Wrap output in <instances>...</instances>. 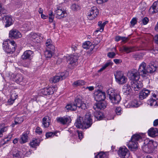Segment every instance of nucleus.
Segmentation results:
<instances>
[{
  "label": "nucleus",
  "mask_w": 158,
  "mask_h": 158,
  "mask_svg": "<svg viewBox=\"0 0 158 158\" xmlns=\"http://www.w3.org/2000/svg\"><path fill=\"white\" fill-rule=\"evenodd\" d=\"M68 75L69 73L67 71L62 73L59 76H56L52 78L51 81L53 83H56L65 79L68 76Z\"/></svg>",
  "instance_id": "12"
},
{
  "label": "nucleus",
  "mask_w": 158,
  "mask_h": 158,
  "mask_svg": "<svg viewBox=\"0 0 158 158\" xmlns=\"http://www.w3.org/2000/svg\"><path fill=\"white\" fill-rule=\"evenodd\" d=\"M99 10L96 7H92L87 13V18L90 20H92L96 18L99 14Z\"/></svg>",
  "instance_id": "9"
},
{
  "label": "nucleus",
  "mask_w": 158,
  "mask_h": 158,
  "mask_svg": "<svg viewBox=\"0 0 158 158\" xmlns=\"http://www.w3.org/2000/svg\"><path fill=\"white\" fill-rule=\"evenodd\" d=\"M131 87L135 91L139 90L142 87L141 83H138L137 80H131Z\"/></svg>",
  "instance_id": "20"
},
{
  "label": "nucleus",
  "mask_w": 158,
  "mask_h": 158,
  "mask_svg": "<svg viewBox=\"0 0 158 158\" xmlns=\"http://www.w3.org/2000/svg\"><path fill=\"white\" fill-rule=\"evenodd\" d=\"M28 136L27 134H24L19 140V142L22 144L26 142L27 141Z\"/></svg>",
  "instance_id": "35"
},
{
  "label": "nucleus",
  "mask_w": 158,
  "mask_h": 158,
  "mask_svg": "<svg viewBox=\"0 0 158 158\" xmlns=\"http://www.w3.org/2000/svg\"><path fill=\"white\" fill-rule=\"evenodd\" d=\"M54 12L56 15V18L59 19L65 17L67 14L66 11L62 7L59 6L56 8Z\"/></svg>",
  "instance_id": "10"
},
{
  "label": "nucleus",
  "mask_w": 158,
  "mask_h": 158,
  "mask_svg": "<svg viewBox=\"0 0 158 158\" xmlns=\"http://www.w3.org/2000/svg\"><path fill=\"white\" fill-rule=\"evenodd\" d=\"M146 63L143 62L139 66L138 71L143 77L147 76L148 73H152L155 72L158 67V63L156 61L152 62L149 64L147 67H146Z\"/></svg>",
  "instance_id": "1"
},
{
  "label": "nucleus",
  "mask_w": 158,
  "mask_h": 158,
  "mask_svg": "<svg viewBox=\"0 0 158 158\" xmlns=\"http://www.w3.org/2000/svg\"><path fill=\"white\" fill-rule=\"evenodd\" d=\"M56 87L55 86H52L51 88V89H52V90L51 91L50 90V94H52L54 93V92H55L56 90Z\"/></svg>",
  "instance_id": "58"
},
{
  "label": "nucleus",
  "mask_w": 158,
  "mask_h": 158,
  "mask_svg": "<svg viewBox=\"0 0 158 158\" xmlns=\"http://www.w3.org/2000/svg\"><path fill=\"white\" fill-rule=\"evenodd\" d=\"M106 98V94L105 92L99 91L95 94V99L97 101H104Z\"/></svg>",
  "instance_id": "17"
},
{
  "label": "nucleus",
  "mask_w": 158,
  "mask_h": 158,
  "mask_svg": "<svg viewBox=\"0 0 158 158\" xmlns=\"http://www.w3.org/2000/svg\"><path fill=\"white\" fill-rule=\"evenodd\" d=\"M115 55V53L114 52H109L107 54V56L111 58H114Z\"/></svg>",
  "instance_id": "50"
},
{
  "label": "nucleus",
  "mask_w": 158,
  "mask_h": 158,
  "mask_svg": "<svg viewBox=\"0 0 158 158\" xmlns=\"http://www.w3.org/2000/svg\"><path fill=\"white\" fill-rule=\"evenodd\" d=\"M148 104L151 106H156L157 102L155 99H150L148 101Z\"/></svg>",
  "instance_id": "36"
},
{
  "label": "nucleus",
  "mask_w": 158,
  "mask_h": 158,
  "mask_svg": "<svg viewBox=\"0 0 158 158\" xmlns=\"http://www.w3.org/2000/svg\"><path fill=\"white\" fill-rule=\"evenodd\" d=\"M152 6L154 8L156 11H158V1L154 2Z\"/></svg>",
  "instance_id": "49"
},
{
  "label": "nucleus",
  "mask_w": 158,
  "mask_h": 158,
  "mask_svg": "<svg viewBox=\"0 0 158 158\" xmlns=\"http://www.w3.org/2000/svg\"><path fill=\"white\" fill-rule=\"evenodd\" d=\"M78 58L77 55L73 54L67 57V62L69 64L71 65L72 66L74 67L76 65Z\"/></svg>",
  "instance_id": "11"
},
{
  "label": "nucleus",
  "mask_w": 158,
  "mask_h": 158,
  "mask_svg": "<svg viewBox=\"0 0 158 158\" xmlns=\"http://www.w3.org/2000/svg\"><path fill=\"white\" fill-rule=\"evenodd\" d=\"M86 104L83 102L81 99L77 98L75 99L73 104H68L65 107V110H75L77 107L82 109L85 110L86 108Z\"/></svg>",
  "instance_id": "3"
},
{
  "label": "nucleus",
  "mask_w": 158,
  "mask_h": 158,
  "mask_svg": "<svg viewBox=\"0 0 158 158\" xmlns=\"http://www.w3.org/2000/svg\"><path fill=\"white\" fill-rule=\"evenodd\" d=\"M23 121V118L22 117H16L15 118V123L12 124V126L13 127L15 125L19 124L21 123Z\"/></svg>",
  "instance_id": "31"
},
{
  "label": "nucleus",
  "mask_w": 158,
  "mask_h": 158,
  "mask_svg": "<svg viewBox=\"0 0 158 158\" xmlns=\"http://www.w3.org/2000/svg\"><path fill=\"white\" fill-rule=\"evenodd\" d=\"M33 51L30 50L25 51L22 56V59L23 60H31L33 56Z\"/></svg>",
  "instance_id": "19"
},
{
  "label": "nucleus",
  "mask_w": 158,
  "mask_h": 158,
  "mask_svg": "<svg viewBox=\"0 0 158 158\" xmlns=\"http://www.w3.org/2000/svg\"><path fill=\"white\" fill-rule=\"evenodd\" d=\"M112 63L111 62H108L105 64L98 71V72H102L107 67L111 65Z\"/></svg>",
  "instance_id": "40"
},
{
  "label": "nucleus",
  "mask_w": 158,
  "mask_h": 158,
  "mask_svg": "<svg viewBox=\"0 0 158 158\" xmlns=\"http://www.w3.org/2000/svg\"><path fill=\"white\" fill-rule=\"evenodd\" d=\"M47 42L46 43V45L47 47V48H46L45 51H44V55L45 57L47 59H49V48L48 46L49 45V44H48V42ZM48 60V59H47Z\"/></svg>",
  "instance_id": "34"
},
{
  "label": "nucleus",
  "mask_w": 158,
  "mask_h": 158,
  "mask_svg": "<svg viewBox=\"0 0 158 158\" xmlns=\"http://www.w3.org/2000/svg\"><path fill=\"white\" fill-rule=\"evenodd\" d=\"M57 122L60 123L64 125L70 122V118L69 117H63L57 118Z\"/></svg>",
  "instance_id": "22"
},
{
  "label": "nucleus",
  "mask_w": 158,
  "mask_h": 158,
  "mask_svg": "<svg viewBox=\"0 0 158 158\" xmlns=\"http://www.w3.org/2000/svg\"><path fill=\"white\" fill-rule=\"evenodd\" d=\"M71 8L73 11H77L80 9V6L78 4L73 3L71 6Z\"/></svg>",
  "instance_id": "37"
},
{
  "label": "nucleus",
  "mask_w": 158,
  "mask_h": 158,
  "mask_svg": "<svg viewBox=\"0 0 158 158\" xmlns=\"http://www.w3.org/2000/svg\"><path fill=\"white\" fill-rule=\"evenodd\" d=\"M59 132L58 131H55L54 132H50V137H52L54 135H55L56 136H58L57 135V133H59Z\"/></svg>",
  "instance_id": "52"
},
{
  "label": "nucleus",
  "mask_w": 158,
  "mask_h": 158,
  "mask_svg": "<svg viewBox=\"0 0 158 158\" xmlns=\"http://www.w3.org/2000/svg\"><path fill=\"white\" fill-rule=\"evenodd\" d=\"M137 23V21L135 18H133L130 22V23L131 25L133 26H134Z\"/></svg>",
  "instance_id": "53"
},
{
  "label": "nucleus",
  "mask_w": 158,
  "mask_h": 158,
  "mask_svg": "<svg viewBox=\"0 0 158 158\" xmlns=\"http://www.w3.org/2000/svg\"><path fill=\"white\" fill-rule=\"evenodd\" d=\"M157 146V143L156 141L150 140L147 143L144 142V144L142 146V148L144 152L149 153L152 152Z\"/></svg>",
  "instance_id": "5"
},
{
  "label": "nucleus",
  "mask_w": 158,
  "mask_h": 158,
  "mask_svg": "<svg viewBox=\"0 0 158 158\" xmlns=\"http://www.w3.org/2000/svg\"><path fill=\"white\" fill-rule=\"evenodd\" d=\"M30 146L34 148L35 147V146L38 145L39 144V142L36 139H33L31 142H30Z\"/></svg>",
  "instance_id": "39"
},
{
  "label": "nucleus",
  "mask_w": 158,
  "mask_h": 158,
  "mask_svg": "<svg viewBox=\"0 0 158 158\" xmlns=\"http://www.w3.org/2000/svg\"><path fill=\"white\" fill-rule=\"evenodd\" d=\"M104 154L100 152L96 156V158H104Z\"/></svg>",
  "instance_id": "54"
},
{
  "label": "nucleus",
  "mask_w": 158,
  "mask_h": 158,
  "mask_svg": "<svg viewBox=\"0 0 158 158\" xmlns=\"http://www.w3.org/2000/svg\"><path fill=\"white\" fill-rule=\"evenodd\" d=\"M149 21V19L147 17H144L142 20V22L144 25L147 24Z\"/></svg>",
  "instance_id": "51"
},
{
  "label": "nucleus",
  "mask_w": 158,
  "mask_h": 158,
  "mask_svg": "<svg viewBox=\"0 0 158 158\" xmlns=\"http://www.w3.org/2000/svg\"><path fill=\"white\" fill-rule=\"evenodd\" d=\"M114 75L116 81L119 84H124L127 81V78L122 72H117Z\"/></svg>",
  "instance_id": "8"
},
{
  "label": "nucleus",
  "mask_w": 158,
  "mask_h": 158,
  "mask_svg": "<svg viewBox=\"0 0 158 158\" xmlns=\"http://www.w3.org/2000/svg\"><path fill=\"white\" fill-rule=\"evenodd\" d=\"M14 100L15 99L13 100L11 98H10L9 100H8L7 103L9 105H11L14 103Z\"/></svg>",
  "instance_id": "60"
},
{
  "label": "nucleus",
  "mask_w": 158,
  "mask_h": 158,
  "mask_svg": "<svg viewBox=\"0 0 158 158\" xmlns=\"http://www.w3.org/2000/svg\"><path fill=\"white\" fill-rule=\"evenodd\" d=\"M6 10L3 7L2 3L0 2V17L1 18L4 19L5 17V20H4L5 23V27H8L11 25L13 23L12 17L10 16H5V14L6 13Z\"/></svg>",
  "instance_id": "6"
},
{
  "label": "nucleus",
  "mask_w": 158,
  "mask_h": 158,
  "mask_svg": "<svg viewBox=\"0 0 158 158\" xmlns=\"http://www.w3.org/2000/svg\"><path fill=\"white\" fill-rule=\"evenodd\" d=\"M85 82L83 80H78L73 83V85L78 86L83 85H85Z\"/></svg>",
  "instance_id": "42"
},
{
  "label": "nucleus",
  "mask_w": 158,
  "mask_h": 158,
  "mask_svg": "<svg viewBox=\"0 0 158 158\" xmlns=\"http://www.w3.org/2000/svg\"><path fill=\"white\" fill-rule=\"evenodd\" d=\"M141 139L142 137L139 134H135L133 135L131 140L129 141L127 144L129 149L132 150L137 148L138 147V141Z\"/></svg>",
  "instance_id": "7"
},
{
  "label": "nucleus",
  "mask_w": 158,
  "mask_h": 158,
  "mask_svg": "<svg viewBox=\"0 0 158 158\" xmlns=\"http://www.w3.org/2000/svg\"><path fill=\"white\" fill-rule=\"evenodd\" d=\"M35 132L38 134H40L42 132V130L39 127H37L36 128Z\"/></svg>",
  "instance_id": "57"
},
{
  "label": "nucleus",
  "mask_w": 158,
  "mask_h": 158,
  "mask_svg": "<svg viewBox=\"0 0 158 158\" xmlns=\"http://www.w3.org/2000/svg\"><path fill=\"white\" fill-rule=\"evenodd\" d=\"M158 125V119L155 120L153 122V125L154 126H156Z\"/></svg>",
  "instance_id": "63"
},
{
  "label": "nucleus",
  "mask_w": 158,
  "mask_h": 158,
  "mask_svg": "<svg viewBox=\"0 0 158 158\" xmlns=\"http://www.w3.org/2000/svg\"><path fill=\"white\" fill-rule=\"evenodd\" d=\"M115 111L116 114L118 115L121 114L122 112V109L120 107H117L115 110Z\"/></svg>",
  "instance_id": "47"
},
{
  "label": "nucleus",
  "mask_w": 158,
  "mask_h": 158,
  "mask_svg": "<svg viewBox=\"0 0 158 158\" xmlns=\"http://www.w3.org/2000/svg\"><path fill=\"white\" fill-rule=\"evenodd\" d=\"M139 106V104L136 100H134L130 102L127 107L129 108L138 107Z\"/></svg>",
  "instance_id": "30"
},
{
  "label": "nucleus",
  "mask_w": 158,
  "mask_h": 158,
  "mask_svg": "<svg viewBox=\"0 0 158 158\" xmlns=\"http://www.w3.org/2000/svg\"><path fill=\"white\" fill-rule=\"evenodd\" d=\"M132 89L130 86L128 84L124 85L123 87V91L125 95L130 94L132 92Z\"/></svg>",
  "instance_id": "24"
},
{
  "label": "nucleus",
  "mask_w": 158,
  "mask_h": 158,
  "mask_svg": "<svg viewBox=\"0 0 158 158\" xmlns=\"http://www.w3.org/2000/svg\"><path fill=\"white\" fill-rule=\"evenodd\" d=\"M53 10H54L52 9L51 12H50V27L53 29H55L56 23L55 21L53 20L54 17V15H53Z\"/></svg>",
  "instance_id": "23"
},
{
  "label": "nucleus",
  "mask_w": 158,
  "mask_h": 158,
  "mask_svg": "<svg viewBox=\"0 0 158 158\" xmlns=\"http://www.w3.org/2000/svg\"><path fill=\"white\" fill-rule=\"evenodd\" d=\"M108 23V21H106L103 23H102V21H99L98 23V25L99 27H100L99 30H96V32H98L99 31L100 32H102L104 30V28L105 25Z\"/></svg>",
  "instance_id": "32"
},
{
  "label": "nucleus",
  "mask_w": 158,
  "mask_h": 158,
  "mask_svg": "<svg viewBox=\"0 0 158 158\" xmlns=\"http://www.w3.org/2000/svg\"><path fill=\"white\" fill-rule=\"evenodd\" d=\"M158 130L156 128L152 127L148 131V134L149 136L154 137L158 135Z\"/></svg>",
  "instance_id": "25"
},
{
  "label": "nucleus",
  "mask_w": 158,
  "mask_h": 158,
  "mask_svg": "<svg viewBox=\"0 0 158 158\" xmlns=\"http://www.w3.org/2000/svg\"><path fill=\"white\" fill-rule=\"evenodd\" d=\"M56 52V51L55 50L54 46L50 44V54L52 56L54 55V54Z\"/></svg>",
  "instance_id": "38"
},
{
  "label": "nucleus",
  "mask_w": 158,
  "mask_h": 158,
  "mask_svg": "<svg viewBox=\"0 0 158 158\" xmlns=\"http://www.w3.org/2000/svg\"><path fill=\"white\" fill-rule=\"evenodd\" d=\"M154 41L156 44H158V34L155 36Z\"/></svg>",
  "instance_id": "55"
},
{
  "label": "nucleus",
  "mask_w": 158,
  "mask_h": 158,
  "mask_svg": "<svg viewBox=\"0 0 158 158\" xmlns=\"http://www.w3.org/2000/svg\"><path fill=\"white\" fill-rule=\"evenodd\" d=\"M95 45H94V44H92V43H91V44L90 45L89 47V48H88V49H89L91 51H92V50H93L94 49V48L95 47Z\"/></svg>",
  "instance_id": "59"
},
{
  "label": "nucleus",
  "mask_w": 158,
  "mask_h": 158,
  "mask_svg": "<svg viewBox=\"0 0 158 158\" xmlns=\"http://www.w3.org/2000/svg\"><path fill=\"white\" fill-rule=\"evenodd\" d=\"M118 154L121 157L124 158H127L129 156V153L128 150L124 146L119 148Z\"/></svg>",
  "instance_id": "13"
},
{
  "label": "nucleus",
  "mask_w": 158,
  "mask_h": 158,
  "mask_svg": "<svg viewBox=\"0 0 158 158\" xmlns=\"http://www.w3.org/2000/svg\"><path fill=\"white\" fill-rule=\"evenodd\" d=\"M101 40L99 38H96L93 42V44L95 45H97L100 42Z\"/></svg>",
  "instance_id": "48"
},
{
  "label": "nucleus",
  "mask_w": 158,
  "mask_h": 158,
  "mask_svg": "<svg viewBox=\"0 0 158 158\" xmlns=\"http://www.w3.org/2000/svg\"><path fill=\"white\" fill-rule=\"evenodd\" d=\"M127 40V38L125 37H121V40L124 43H125Z\"/></svg>",
  "instance_id": "62"
},
{
  "label": "nucleus",
  "mask_w": 158,
  "mask_h": 158,
  "mask_svg": "<svg viewBox=\"0 0 158 158\" xmlns=\"http://www.w3.org/2000/svg\"><path fill=\"white\" fill-rule=\"evenodd\" d=\"M11 77L15 79L16 82L18 83L23 81V77L21 74H18L16 75L13 74L11 75Z\"/></svg>",
  "instance_id": "26"
},
{
  "label": "nucleus",
  "mask_w": 158,
  "mask_h": 158,
  "mask_svg": "<svg viewBox=\"0 0 158 158\" xmlns=\"http://www.w3.org/2000/svg\"><path fill=\"white\" fill-rule=\"evenodd\" d=\"M41 92L44 95H49V90L48 88H46L43 89Z\"/></svg>",
  "instance_id": "44"
},
{
  "label": "nucleus",
  "mask_w": 158,
  "mask_h": 158,
  "mask_svg": "<svg viewBox=\"0 0 158 158\" xmlns=\"http://www.w3.org/2000/svg\"><path fill=\"white\" fill-rule=\"evenodd\" d=\"M140 74L137 70H132L129 73V78L131 80H138L139 78Z\"/></svg>",
  "instance_id": "14"
},
{
  "label": "nucleus",
  "mask_w": 158,
  "mask_h": 158,
  "mask_svg": "<svg viewBox=\"0 0 158 158\" xmlns=\"http://www.w3.org/2000/svg\"><path fill=\"white\" fill-rule=\"evenodd\" d=\"M92 124L91 114L88 113L85 114L84 119H83L82 117H78L76 120L75 125L78 128L84 127L87 128L90 127Z\"/></svg>",
  "instance_id": "2"
},
{
  "label": "nucleus",
  "mask_w": 158,
  "mask_h": 158,
  "mask_svg": "<svg viewBox=\"0 0 158 158\" xmlns=\"http://www.w3.org/2000/svg\"><path fill=\"white\" fill-rule=\"evenodd\" d=\"M7 126L5 125L4 124H2L0 125V137L2 136V133L7 130Z\"/></svg>",
  "instance_id": "33"
},
{
  "label": "nucleus",
  "mask_w": 158,
  "mask_h": 158,
  "mask_svg": "<svg viewBox=\"0 0 158 158\" xmlns=\"http://www.w3.org/2000/svg\"><path fill=\"white\" fill-rule=\"evenodd\" d=\"M108 0H96L97 3L100 4L102 3L106 2Z\"/></svg>",
  "instance_id": "61"
},
{
  "label": "nucleus",
  "mask_w": 158,
  "mask_h": 158,
  "mask_svg": "<svg viewBox=\"0 0 158 158\" xmlns=\"http://www.w3.org/2000/svg\"><path fill=\"white\" fill-rule=\"evenodd\" d=\"M106 106V103L104 102H99L94 105L93 108L96 110L97 109L103 110Z\"/></svg>",
  "instance_id": "21"
},
{
  "label": "nucleus",
  "mask_w": 158,
  "mask_h": 158,
  "mask_svg": "<svg viewBox=\"0 0 158 158\" xmlns=\"http://www.w3.org/2000/svg\"><path fill=\"white\" fill-rule=\"evenodd\" d=\"M49 117L48 116H46L43 118L42 124L44 127L46 128L49 127Z\"/></svg>",
  "instance_id": "29"
},
{
  "label": "nucleus",
  "mask_w": 158,
  "mask_h": 158,
  "mask_svg": "<svg viewBox=\"0 0 158 158\" xmlns=\"http://www.w3.org/2000/svg\"><path fill=\"white\" fill-rule=\"evenodd\" d=\"M150 91L144 88L140 92L139 97L141 100H143L145 98L150 94Z\"/></svg>",
  "instance_id": "18"
},
{
  "label": "nucleus",
  "mask_w": 158,
  "mask_h": 158,
  "mask_svg": "<svg viewBox=\"0 0 158 158\" xmlns=\"http://www.w3.org/2000/svg\"><path fill=\"white\" fill-rule=\"evenodd\" d=\"M75 134H76L78 135L79 139H80V140L83 138V134L81 131H79L78 130L76 131L75 132Z\"/></svg>",
  "instance_id": "45"
},
{
  "label": "nucleus",
  "mask_w": 158,
  "mask_h": 158,
  "mask_svg": "<svg viewBox=\"0 0 158 158\" xmlns=\"http://www.w3.org/2000/svg\"><path fill=\"white\" fill-rule=\"evenodd\" d=\"M122 50L127 53H129L136 51V49L134 47H128L126 46H123Z\"/></svg>",
  "instance_id": "27"
},
{
  "label": "nucleus",
  "mask_w": 158,
  "mask_h": 158,
  "mask_svg": "<svg viewBox=\"0 0 158 158\" xmlns=\"http://www.w3.org/2000/svg\"><path fill=\"white\" fill-rule=\"evenodd\" d=\"M38 35L36 33H34L31 35V37L34 39H38Z\"/></svg>",
  "instance_id": "56"
},
{
  "label": "nucleus",
  "mask_w": 158,
  "mask_h": 158,
  "mask_svg": "<svg viewBox=\"0 0 158 158\" xmlns=\"http://www.w3.org/2000/svg\"><path fill=\"white\" fill-rule=\"evenodd\" d=\"M20 151L17 150H15L12 152V155L15 158H19L20 156Z\"/></svg>",
  "instance_id": "41"
},
{
  "label": "nucleus",
  "mask_w": 158,
  "mask_h": 158,
  "mask_svg": "<svg viewBox=\"0 0 158 158\" xmlns=\"http://www.w3.org/2000/svg\"><path fill=\"white\" fill-rule=\"evenodd\" d=\"M156 10L152 6H151V7L150 8L149 10V12L150 14H153L155 13H157L158 11H156Z\"/></svg>",
  "instance_id": "46"
},
{
  "label": "nucleus",
  "mask_w": 158,
  "mask_h": 158,
  "mask_svg": "<svg viewBox=\"0 0 158 158\" xmlns=\"http://www.w3.org/2000/svg\"><path fill=\"white\" fill-rule=\"evenodd\" d=\"M121 36H116L115 38V40L117 42H118L120 40H121Z\"/></svg>",
  "instance_id": "64"
},
{
  "label": "nucleus",
  "mask_w": 158,
  "mask_h": 158,
  "mask_svg": "<svg viewBox=\"0 0 158 158\" xmlns=\"http://www.w3.org/2000/svg\"><path fill=\"white\" fill-rule=\"evenodd\" d=\"M22 36L21 33L16 29H13L10 31L9 36L12 38L17 39Z\"/></svg>",
  "instance_id": "15"
},
{
  "label": "nucleus",
  "mask_w": 158,
  "mask_h": 158,
  "mask_svg": "<svg viewBox=\"0 0 158 158\" xmlns=\"http://www.w3.org/2000/svg\"><path fill=\"white\" fill-rule=\"evenodd\" d=\"M106 93L107 97L113 104H118L120 101L121 98L120 95L115 93L113 88L108 89L106 91Z\"/></svg>",
  "instance_id": "4"
},
{
  "label": "nucleus",
  "mask_w": 158,
  "mask_h": 158,
  "mask_svg": "<svg viewBox=\"0 0 158 158\" xmlns=\"http://www.w3.org/2000/svg\"><path fill=\"white\" fill-rule=\"evenodd\" d=\"M94 116L98 120L102 119L104 117L103 114L100 111L95 112L94 113Z\"/></svg>",
  "instance_id": "28"
},
{
  "label": "nucleus",
  "mask_w": 158,
  "mask_h": 158,
  "mask_svg": "<svg viewBox=\"0 0 158 158\" xmlns=\"http://www.w3.org/2000/svg\"><path fill=\"white\" fill-rule=\"evenodd\" d=\"M90 44L91 42L89 41L85 42L83 44V48L85 49H88Z\"/></svg>",
  "instance_id": "43"
},
{
  "label": "nucleus",
  "mask_w": 158,
  "mask_h": 158,
  "mask_svg": "<svg viewBox=\"0 0 158 158\" xmlns=\"http://www.w3.org/2000/svg\"><path fill=\"white\" fill-rule=\"evenodd\" d=\"M15 47H11L7 41H5L3 44V49L7 53H13L15 51Z\"/></svg>",
  "instance_id": "16"
}]
</instances>
